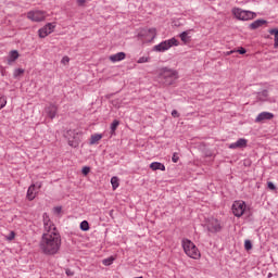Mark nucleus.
Masks as SVG:
<instances>
[{
	"instance_id": "1a4fd4ad",
	"label": "nucleus",
	"mask_w": 278,
	"mask_h": 278,
	"mask_svg": "<svg viewBox=\"0 0 278 278\" xmlns=\"http://www.w3.org/2000/svg\"><path fill=\"white\" fill-rule=\"evenodd\" d=\"M247 212V203L242 200L235 201L232 204V214L240 218Z\"/></svg>"
},
{
	"instance_id": "ddd939ff",
	"label": "nucleus",
	"mask_w": 278,
	"mask_h": 278,
	"mask_svg": "<svg viewBox=\"0 0 278 278\" xmlns=\"http://www.w3.org/2000/svg\"><path fill=\"white\" fill-rule=\"evenodd\" d=\"M247 144H249V141L244 138H241L238 141L230 143L228 149H245Z\"/></svg>"
},
{
	"instance_id": "6e6552de",
	"label": "nucleus",
	"mask_w": 278,
	"mask_h": 278,
	"mask_svg": "<svg viewBox=\"0 0 278 278\" xmlns=\"http://www.w3.org/2000/svg\"><path fill=\"white\" fill-rule=\"evenodd\" d=\"M28 21L33 23H42V21H47V12L40 10L29 11L26 14Z\"/></svg>"
},
{
	"instance_id": "37998d69",
	"label": "nucleus",
	"mask_w": 278,
	"mask_h": 278,
	"mask_svg": "<svg viewBox=\"0 0 278 278\" xmlns=\"http://www.w3.org/2000/svg\"><path fill=\"white\" fill-rule=\"evenodd\" d=\"M61 208H56V212H60Z\"/></svg>"
},
{
	"instance_id": "423d86ee",
	"label": "nucleus",
	"mask_w": 278,
	"mask_h": 278,
	"mask_svg": "<svg viewBox=\"0 0 278 278\" xmlns=\"http://www.w3.org/2000/svg\"><path fill=\"white\" fill-rule=\"evenodd\" d=\"M172 47H179V40H177L175 37L154 46L153 51H156L157 53H164V51H168V49H172Z\"/></svg>"
},
{
	"instance_id": "f03ea898",
	"label": "nucleus",
	"mask_w": 278,
	"mask_h": 278,
	"mask_svg": "<svg viewBox=\"0 0 278 278\" xmlns=\"http://www.w3.org/2000/svg\"><path fill=\"white\" fill-rule=\"evenodd\" d=\"M159 77L165 86H173L176 79H179V73L176 70L162 67L159 70Z\"/></svg>"
},
{
	"instance_id": "39448f33",
	"label": "nucleus",
	"mask_w": 278,
	"mask_h": 278,
	"mask_svg": "<svg viewBox=\"0 0 278 278\" xmlns=\"http://www.w3.org/2000/svg\"><path fill=\"white\" fill-rule=\"evenodd\" d=\"M232 16L238 21H253V18L257 17V13L252 11L242 10L240 8H233L231 10Z\"/></svg>"
},
{
	"instance_id": "bb28decb",
	"label": "nucleus",
	"mask_w": 278,
	"mask_h": 278,
	"mask_svg": "<svg viewBox=\"0 0 278 278\" xmlns=\"http://www.w3.org/2000/svg\"><path fill=\"white\" fill-rule=\"evenodd\" d=\"M80 229L83 231H88V229H90V225L88 224L87 220H84V222L80 223Z\"/></svg>"
},
{
	"instance_id": "a211bd4d",
	"label": "nucleus",
	"mask_w": 278,
	"mask_h": 278,
	"mask_svg": "<svg viewBox=\"0 0 278 278\" xmlns=\"http://www.w3.org/2000/svg\"><path fill=\"white\" fill-rule=\"evenodd\" d=\"M179 38L184 45H190V30H185L179 35Z\"/></svg>"
},
{
	"instance_id": "a878e982",
	"label": "nucleus",
	"mask_w": 278,
	"mask_h": 278,
	"mask_svg": "<svg viewBox=\"0 0 278 278\" xmlns=\"http://www.w3.org/2000/svg\"><path fill=\"white\" fill-rule=\"evenodd\" d=\"M102 264H104V266H112V264H114V256H110L109 258H104L102 261Z\"/></svg>"
},
{
	"instance_id": "79ce46f5",
	"label": "nucleus",
	"mask_w": 278,
	"mask_h": 278,
	"mask_svg": "<svg viewBox=\"0 0 278 278\" xmlns=\"http://www.w3.org/2000/svg\"><path fill=\"white\" fill-rule=\"evenodd\" d=\"M38 188H42V186H41V185H39V186H38Z\"/></svg>"
},
{
	"instance_id": "c85d7f7f",
	"label": "nucleus",
	"mask_w": 278,
	"mask_h": 278,
	"mask_svg": "<svg viewBox=\"0 0 278 278\" xmlns=\"http://www.w3.org/2000/svg\"><path fill=\"white\" fill-rule=\"evenodd\" d=\"M14 238H16V232L14 231H11L9 235L5 236V240H8L9 242H12Z\"/></svg>"
},
{
	"instance_id": "a19ab883",
	"label": "nucleus",
	"mask_w": 278,
	"mask_h": 278,
	"mask_svg": "<svg viewBox=\"0 0 278 278\" xmlns=\"http://www.w3.org/2000/svg\"><path fill=\"white\" fill-rule=\"evenodd\" d=\"M264 97H268V91H263Z\"/></svg>"
},
{
	"instance_id": "72a5a7b5",
	"label": "nucleus",
	"mask_w": 278,
	"mask_h": 278,
	"mask_svg": "<svg viewBox=\"0 0 278 278\" xmlns=\"http://www.w3.org/2000/svg\"><path fill=\"white\" fill-rule=\"evenodd\" d=\"M81 173L85 176L88 175L90 173V167H88V166L83 167Z\"/></svg>"
},
{
	"instance_id": "f704fd0d",
	"label": "nucleus",
	"mask_w": 278,
	"mask_h": 278,
	"mask_svg": "<svg viewBox=\"0 0 278 278\" xmlns=\"http://www.w3.org/2000/svg\"><path fill=\"white\" fill-rule=\"evenodd\" d=\"M76 3L79 8H84V5H86V0H76Z\"/></svg>"
},
{
	"instance_id": "0eeeda50",
	"label": "nucleus",
	"mask_w": 278,
	"mask_h": 278,
	"mask_svg": "<svg viewBox=\"0 0 278 278\" xmlns=\"http://www.w3.org/2000/svg\"><path fill=\"white\" fill-rule=\"evenodd\" d=\"M65 138L68 142V146L73 147L74 149H77V147H79V142H81L79 132L77 130H67Z\"/></svg>"
},
{
	"instance_id": "473e14b6",
	"label": "nucleus",
	"mask_w": 278,
	"mask_h": 278,
	"mask_svg": "<svg viewBox=\"0 0 278 278\" xmlns=\"http://www.w3.org/2000/svg\"><path fill=\"white\" fill-rule=\"evenodd\" d=\"M172 162H174V164H177V162H179V155L177 154V152L173 154Z\"/></svg>"
},
{
	"instance_id": "c756f323",
	"label": "nucleus",
	"mask_w": 278,
	"mask_h": 278,
	"mask_svg": "<svg viewBox=\"0 0 278 278\" xmlns=\"http://www.w3.org/2000/svg\"><path fill=\"white\" fill-rule=\"evenodd\" d=\"M149 62V56H141L138 59L137 64H147Z\"/></svg>"
},
{
	"instance_id": "7ed1b4c3",
	"label": "nucleus",
	"mask_w": 278,
	"mask_h": 278,
	"mask_svg": "<svg viewBox=\"0 0 278 278\" xmlns=\"http://www.w3.org/2000/svg\"><path fill=\"white\" fill-rule=\"evenodd\" d=\"M182 248L186 255H188V257H191V260H201V252L191 240H182Z\"/></svg>"
},
{
	"instance_id": "9b49d317",
	"label": "nucleus",
	"mask_w": 278,
	"mask_h": 278,
	"mask_svg": "<svg viewBox=\"0 0 278 278\" xmlns=\"http://www.w3.org/2000/svg\"><path fill=\"white\" fill-rule=\"evenodd\" d=\"M53 31H55V23H48L38 30V36L39 38H47Z\"/></svg>"
},
{
	"instance_id": "9d476101",
	"label": "nucleus",
	"mask_w": 278,
	"mask_h": 278,
	"mask_svg": "<svg viewBox=\"0 0 278 278\" xmlns=\"http://www.w3.org/2000/svg\"><path fill=\"white\" fill-rule=\"evenodd\" d=\"M206 227L211 233H218V231H220V229H223L220 222L214 217H211L207 220Z\"/></svg>"
},
{
	"instance_id": "4468645a",
	"label": "nucleus",
	"mask_w": 278,
	"mask_h": 278,
	"mask_svg": "<svg viewBox=\"0 0 278 278\" xmlns=\"http://www.w3.org/2000/svg\"><path fill=\"white\" fill-rule=\"evenodd\" d=\"M127 58V54L125 52H118L115 54H112L109 56L110 62H113V64H116V62H123Z\"/></svg>"
},
{
	"instance_id": "f3484780",
	"label": "nucleus",
	"mask_w": 278,
	"mask_h": 278,
	"mask_svg": "<svg viewBox=\"0 0 278 278\" xmlns=\"http://www.w3.org/2000/svg\"><path fill=\"white\" fill-rule=\"evenodd\" d=\"M36 185H30L26 193V199L28 201H34V199H36Z\"/></svg>"
},
{
	"instance_id": "6ab92c4d",
	"label": "nucleus",
	"mask_w": 278,
	"mask_h": 278,
	"mask_svg": "<svg viewBox=\"0 0 278 278\" xmlns=\"http://www.w3.org/2000/svg\"><path fill=\"white\" fill-rule=\"evenodd\" d=\"M103 139V135L101 134H93L91 135L90 139H89V144L92 147L94 144H99V141H101Z\"/></svg>"
},
{
	"instance_id": "5701e85b",
	"label": "nucleus",
	"mask_w": 278,
	"mask_h": 278,
	"mask_svg": "<svg viewBox=\"0 0 278 278\" xmlns=\"http://www.w3.org/2000/svg\"><path fill=\"white\" fill-rule=\"evenodd\" d=\"M121 125V122L118 119L113 121L111 124V136L116 135V129H118V126Z\"/></svg>"
},
{
	"instance_id": "2eb2a0df",
	"label": "nucleus",
	"mask_w": 278,
	"mask_h": 278,
	"mask_svg": "<svg viewBox=\"0 0 278 278\" xmlns=\"http://www.w3.org/2000/svg\"><path fill=\"white\" fill-rule=\"evenodd\" d=\"M18 58H21V54L16 50H11L9 52V55H8V59H7V62H8L9 66H12V64H14V62Z\"/></svg>"
},
{
	"instance_id": "4be33fe9",
	"label": "nucleus",
	"mask_w": 278,
	"mask_h": 278,
	"mask_svg": "<svg viewBox=\"0 0 278 278\" xmlns=\"http://www.w3.org/2000/svg\"><path fill=\"white\" fill-rule=\"evenodd\" d=\"M269 34L274 36V48L278 49V29L277 28L269 29Z\"/></svg>"
},
{
	"instance_id": "58836bf2",
	"label": "nucleus",
	"mask_w": 278,
	"mask_h": 278,
	"mask_svg": "<svg viewBox=\"0 0 278 278\" xmlns=\"http://www.w3.org/2000/svg\"><path fill=\"white\" fill-rule=\"evenodd\" d=\"M233 53H236V50H230V51H227V52L225 53V55H231V54H233Z\"/></svg>"
},
{
	"instance_id": "7c9ffc66",
	"label": "nucleus",
	"mask_w": 278,
	"mask_h": 278,
	"mask_svg": "<svg viewBox=\"0 0 278 278\" xmlns=\"http://www.w3.org/2000/svg\"><path fill=\"white\" fill-rule=\"evenodd\" d=\"M244 249H245V251H251L253 249V244L251 243L250 240H245Z\"/></svg>"
},
{
	"instance_id": "20e7f679",
	"label": "nucleus",
	"mask_w": 278,
	"mask_h": 278,
	"mask_svg": "<svg viewBox=\"0 0 278 278\" xmlns=\"http://www.w3.org/2000/svg\"><path fill=\"white\" fill-rule=\"evenodd\" d=\"M155 36H157V29L143 28L138 33V40H140V42L143 45H147V42H153V40H155Z\"/></svg>"
},
{
	"instance_id": "dca6fc26",
	"label": "nucleus",
	"mask_w": 278,
	"mask_h": 278,
	"mask_svg": "<svg viewBox=\"0 0 278 278\" xmlns=\"http://www.w3.org/2000/svg\"><path fill=\"white\" fill-rule=\"evenodd\" d=\"M46 114L49 118H53L58 114V106L55 104H50L46 108Z\"/></svg>"
},
{
	"instance_id": "e433bc0d",
	"label": "nucleus",
	"mask_w": 278,
	"mask_h": 278,
	"mask_svg": "<svg viewBox=\"0 0 278 278\" xmlns=\"http://www.w3.org/2000/svg\"><path fill=\"white\" fill-rule=\"evenodd\" d=\"M172 116H173L174 118H179V112H177V110H173V111H172Z\"/></svg>"
},
{
	"instance_id": "b1692460",
	"label": "nucleus",
	"mask_w": 278,
	"mask_h": 278,
	"mask_svg": "<svg viewBox=\"0 0 278 278\" xmlns=\"http://www.w3.org/2000/svg\"><path fill=\"white\" fill-rule=\"evenodd\" d=\"M111 186L113 188V190H116L118 188V186H121V179H118V177L113 176L111 178Z\"/></svg>"
},
{
	"instance_id": "f8f14e48",
	"label": "nucleus",
	"mask_w": 278,
	"mask_h": 278,
	"mask_svg": "<svg viewBox=\"0 0 278 278\" xmlns=\"http://www.w3.org/2000/svg\"><path fill=\"white\" fill-rule=\"evenodd\" d=\"M273 118H275V115L273 113L262 112L256 116L255 123H266V121H273Z\"/></svg>"
},
{
	"instance_id": "4c0bfd02",
	"label": "nucleus",
	"mask_w": 278,
	"mask_h": 278,
	"mask_svg": "<svg viewBox=\"0 0 278 278\" xmlns=\"http://www.w3.org/2000/svg\"><path fill=\"white\" fill-rule=\"evenodd\" d=\"M267 186H268L269 190L276 189L275 184H273V182H268Z\"/></svg>"
},
{
	"instance_id": "393cba45",
	"label": "nucleus",
	"mask_w": 278,
	"mask_h": 278,
	"mask_svg": "<svg viewBox=\"0 0 278 278\" xmlns=\"http://www.w3.org/2000/svg\"><path fill=\"white\" fill-rule=\"evenodd\" d=\"M25 74V70L23 68H16L14 70L13 77L16 79L17 77H21V75Z\"/></svg>"
},
{
	"instance_id": "aec40b11",
	"label": "nucleus",
	"mask_w": 278,
	"mask_h": 278,
	"mask_svg": "<svg viewBox=\"0 0 278 278\" xmlns=\"http://www.w3.org/2000/svg\"><path fill=\"white\" fill-rule=\"evenodd\" d=\"M151 170H166V166L160 162H153L150 164Z\"/></svg>"
},
{
	"instance_id": "2f4dec72",
	"label": "nucleus",
	"mask_w": 278,
	"mask_h": 278,
	"mask_svg": "<svg viewBox=\"0 0 278 278\" xmlns=\"http://www.w3.org/2000/svg\"><path fill=\"white\" fill-rule=\"evenodd\" d=\"M68 62H71V58L68 56H63V59L61 60V64H64V66H66Z\"/></svg>"
},
{
	"instance_id": "f257e3e1",
	"label": "nucleus",
	"mask_w": 278,
	"mask_h": 278,
	"mask_svg": "<svg viewBox=\"0 0 278 278\" xmlns=\"http://www.w3.org/2000/svg\"><path fill=\"white\" fill-rule=\"evenodd\" d=\"M62 247V236L47 213L43 214V233L39 249L43 255H58Z\"/></svg>"
},
{
	"instance_id": "412c9836",
	"label": "nucleus",
	"mask_w": 278,
	"mask_h": 278,
	"mask_svg": "<svg viewBox=\"0 0 278 278\" xmlns=\"http://www.w3.org/2000/svg\"><path fill=\"white\" fill-rule=\"evenodd\" d=\"M266 23L267 22L265 20H256L252 24H250V28L260 29V27H262V25H266Z\"/></svg>"
},
{
	"instance_id": "ea45409f",
	"label": "nucleus",
	"mask_w": 278,
	"mask_h": 278,
	"mask_svg": "<svg viewBox=\"0 0 278 278\" xmlns=\"http://www.w3.org/2000/svg\"><path fill=\"white\" fill-rule=\"evenodd\" d=\"M66 275L68 276V277H73V271H71V270H66Z\"/></svg>"
},
{
	"instance_id": "c9c22d12",
	"label": "nucleus",
	"mask_w": 278,
	"mask_h": 278,
	"mask_svg": "<svg viewBox=\"0 0 278 278\" xmlns=\"http://www.w3.org/2000/svg\"><path fill=\"white\" fill-rule=\"evenodd\" d=\"M236 53H240V55H244V53H247V49L240 48V49L236 50Z\"/></svg>"
},
{
	"instance_id": "cd10ccee",
	"label": "nucleus",
	"mask_w": 278,
	"mask_h": 278,
	"mask_svg": "<svg viewBox=\"0 0 278 278\" xmlns=\"http://www.w3.org/2000/svg\"><path fill=\"white\" fill-rule=\"evenodd\" d=\"M5 105H8V100L5 99V97L0 96V110H3Z\"/></svg>"
}]
</instances>
